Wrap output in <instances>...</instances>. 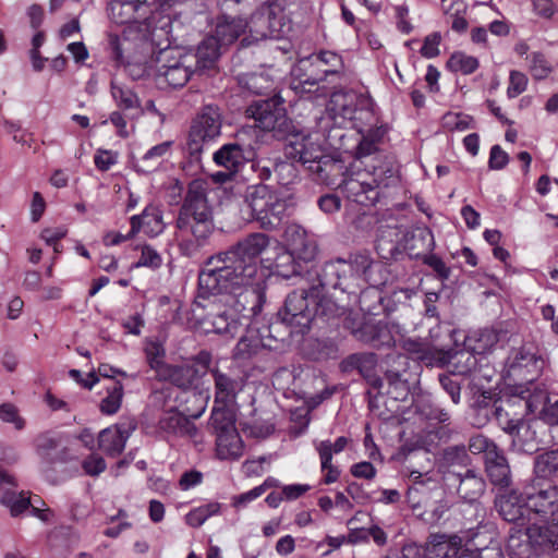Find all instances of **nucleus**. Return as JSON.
I'll list each match as a JSON object with an SVG mask.
<instances>
[{
    "label": "nucleus",
    "instance_id": "c03bdc74",
    "mask_svg": "<svg viewBox=\"0 0 558 558\" xmlns=\"http://www.w3.org/2000/svg\"><path fill=\"white\" fill-rule=\"evenodd\" d=\"M447 66L453 72L471 74L478 68V61L476 58L459 51L451 54Z\"/></svg>",
    "mask_w": 558,
    "mask_h": 558
},
{
    "label": "nucleus",
    "instance_id": "ea45409f",
    "mask_svg": "<svg viewBox=\"0 0 558 558\" xmlns=\"http://www.w3.org/2000/svg\"><path fill=\"white\" fill-rule=\"evenodd\" d=\"M510 558H538V554L526 533L511 534L507 545Z\"/></svg>",
    "mask_w": 558,
    "mask_h": 558
},
{
    "label": "nucleus",
    "instance_id": "6e6d98bb",
    "mask_svg": "<svg viewBox=\"0 0 558 558\" xmlns=\"http://www.w3.org/2000/svg\"><path fill=\"white\" fill-rule=\"evenodd\" d=\"M469 450L473 454L484 453V458H489V453L497 452L499 449L494 441L483 435H475L469 440Z\"/></svg>",
    "mask_w": 558,
    "mask_h": 558
},
{
    "label": "nucleus",
    "instance_id": "9b49d317",
    "mask_svg": "<svg viewBox=\"0 0 558 558\" xmlns=\"http://www.w3.org/2000/svg\"><path fill=\"white\" fill-rule=\"evenodd\" d=\"M356 109V93L336 92L331 95L325 113L318 120V128L327 131L331 128H345L353 122Z\"/></svg>",
    "mask_w": 558,
    "mask_h": 558
},
{
    "label": "nucleus",
    "instance_id": "a211bd4d",
    "mask_svg": "<svg viewBox=\"0 0 558 558\" xmlns=\"http://www.w3.org/2000/svg\"><path fill=\"white\" fill-rule=\"evenodd\" d=\"M215 386V403L232 405L243 390L245 381L241 377H232L218 368L210 371Z\"/></svg>",
    "mask_w": 558,
    "mask_h": 558
},
{
    "label": "nucleus",
    "instance_id": "de8ad7c7",
    "mask_svg": "<svg viewBox=\"0 0 558 558\" xmlns=\"http://www.w3.org/2000/svg\"><path fill=\"white\" fill-rule=\"evenodd\" d=\"M468 5L464 0H453L451 5L446 9V13L452 17V29L462 33L468 28V21L465 20Z\"/></svg>",
    "mask_w": 558,
    "mask_h": 558
},
{
    "label": "nucleus",
    "instance_id": "393cba45",
    "mask_svg": "<svg viewBox=\"0 0 558 558\" xmlns=\"http://www.w3.org/2000/svg\"><path fill=\"white\" fill-rule=\"evenodd\" d=\"M485 471L494 486L507 488L511 484V471L504 453L498 450L490 452L485 460Z\"/></svg>",
    "mask_w": 558,
    "mask_h": 558
},
{
    "label": "nucleus",
    "instance_id": "2f4dec72",
    "mask_svg": "<svg viewBox=\"0 0 558 558\" xmlns=\"http://www.w3.org/2000/svg\"><path fill=\"white\" fill-rule=\"evenodd\" d=\"M213 158L217 166L230 172H236L245 160L243 148L236 143L225 144Z\"/></svg>",
    "mask_w": 558,
    "mask_h": 558
},
{
    "label": "nucleus",
    "instance_id": "864d4df0",
    "mask_svg": "<svg viewBox=\"0 0 558 558\" xmlns=\"http://www.w3.org/2000/svg\"><path fill=\"white\" fill-rule=\"evenodd\" d=\"M442 459L448 465H462L466 466L470 464V456L468 454L466 448L463 445L450 446L444 450Z\"/></svg>",
    "mask_w": 558,
    "mask_h": 558
},
{
    "label": "nucleus",
    "instance_id": "f257e3e1",
    "mask_svg": "<svg viewBox=\"0 0 558 558\" xmlns=\"http://www.w3.org/2000/svg\"><path fill=\"white\" fill-rule=\"evenodd\" d=\"M292 238V252L276 244L271 256L260 258L270 246L267 234L256 232L246 235L227 251L210 256L198 274V291L203 298L228 295L230 305L245 317L258 315L266 301L267 278L270 272L284 278L293 275L294 254L301 259L314 257L316 247L307 242L304 229L292 226L288 229Z\"/></svg>",
    "mask_w": 558,
    "mask_h": 558
},
{
    "label": "nucleus",
    "instance_id": "13d9d810",
    "mask_svg": "<svg viewBox=\"0 0 558 558\" xmlns=\"http://www.w3.org/2000/svg\"><path fill=\"white\" fill-rule=\"evenodd\" d=\"M550 403L549 397L544 389H535L533 393L525 399V407L530 413L538 412L541 414L544 407Z\"/></svg>",
    "mask_w": 558,
    "mask_h": 558
},
{
    "label": "nucleus",
    "instance_id": "1a4fd4ad",
    "mask_svg": "<svg viewBox=\"0 0 558 558\" xmlns=\"http://www.w3.org/2000/svg\"><path fill=\"white\" fill-rule=\"evenodd\" d=\"M312 298L314 293L304 289L295 290L286 298L277 316L282 324L292 328L291 332L304 333L310 328L314 318Z\"/></svg>",
    "mask_w": 558,
    "mask_h": 558
},
{
    "label": "nucleus",
    "instance_id": "dca6fc26",
    "mask_svg": "<svg viewBox=\"0 0 558 558\" xmlns=\"http://www.w3.org/2000/svg\"><path fill=\"white\" fill-rule=\"evenodd\" d=\"M135 428L136 424L130 421L102 429L98 435L99 449L107 456H119L124 450L125 444Z\"/></svg>",
    "mask_w": 558,
    "mask_h": 558
},
{
    "label": "nucleus",
    "instance_id": "3c124183",
    "mask_svg": "<svg viewBox=\"0 0 558 558\" xmlns=\"http://www.w3.org/2000/svg\"><path fill=\"white\" fill-rule=\"evenodd\" d=\"M260 341L255 337H242L236 343L233 356L236 360H248L258 352Z\"/></svg>",
    "mask_w": 558,
    "mask_h": 558
},
{
    "label": "nucleus",
    "instance_id": "680f3d73",
    "mask_svg": "<svg viewBox=\"0 0 558 558\" xmlns=\"http://www.w3.org/2000/svg\"><path fill=\"white\" fill-rule=\"evenodd\" d=\"M317 61L331 66V69L320 70V72L325 76L337 74L339 71V68L342 66L341 58L337 53L331 52V51H322L317 56Z\"/></svg>",
    "mask_w": 558,
    "mask_h": 558
},
{
    "label": "nucleus",
    "instance_id": "f03ea898",
    "mask_svg": "<svg viewBox=\"0 0 558 558\" xmlns=\"http://www.w3.org/2000/svg\"><path fill=\"white\" fill-rule=\"evenodd\" d=\"M387 269L367 253L351 254L348 259L337 258L327 262L322 271V286L339 289L354 298L366 286L379 287L387 281Z\"/></svg>",
    "mask_w": 558,
    "mask_h": 558
},
{
    "label": "nucleus",
    "instance_id": "aec40b11",
    "mask_svg": "<svg viewBox=\"0 0 558 558\" xmlns=\"http://www.w3.org/2000/svg\"><path fill=\"white\" fill-rule=\"evenodd\" d=\"M495 506L504 520L512 522L519 526H524L526 524L524 512L529 511V509L525 508V501L522 494L519 495L514 490L502 494L496 499Z\"/></svg>",
    "mask_w": 558,
    "mask_h": 558
},
{
    "label": "nucleus",
    "instance_id": "4468645a",
    "mask_svg": "<svg viewBox=\"0 0 558 558\" xmlns=\"http://www.w3.org/2000/svg\"><path fill=\"white\" fill-rule=\"evenodd\" d=\"M246 113L265 131L281 129L286 123L284 108L276 96L254 101L246 109Z\"/></svg>",
    "mask_w": 558,
    "mask_h": 558
},
{
    "label": "nucleus",
    "instance_id": "052dcab7",
    "mask_svg": "<svg viewBox=\"0 0 558 558\" xmlns=\"http://www.w3.org/2000/svg\"><path fill=\"white\" fill-rule=\"evenodd\" d=\"M527 87V77L520 71H511L509 76V85L507 95L509 98H515L522 94Z\"/></svg>",
    "mask_w": 558,
    "mask_h": 558
},
{
    "label": "nucleus",
    "instance_id": "0eeeda50",
    "mask_svg": "<svg viewBox=\"0 0 558 558\" xmlns=\"http://www.w3.org/2000/svg\"><path fill=\"white\" fill-rule=\"evenodd\" d=\"M156 81L161 87H183L195 73V54L182 53L172 48L159 51L157 58Z\"/></svg>",
    "mask_w": 558,
    "mask_h": 558
},
{
    "label": "nucleus",
    "instance_id": "f3484780",
    "mask_svg": "<svg viewBox=\"0 0 558 558\" xmlns=\"http://www.w3.org/2000/svg\"><path fill=\"white\" fill-rule=\"evenodd\" d=\"M149 5V0H113L108 8L109 17L116 24L138 22L150 12Z\"/></svg>",
    "mask_w": 558,
    "mask_h": 558
},
{
    "label": "nucleus",
    "instance_id": "c756f323",
    "mask_svg": "<svg viewBox=\"0 0 558 558\" xmlns=\"http://www.w3.org/2000/svg\"><path fill=\"white\" fill-rule=\"evenodd\" d=\"M222 47L223 45L214 36L204 38L198 45L196 52H191L195 54V70L202 71L213 68L221 53Z\"/></svg>",
    "mask_w": 558,
    "mask_h": 558
},
{
    "label": "nucleus",
    "instance_id": "bf43d9fd",
    "mask_svg": "<svg viewBox=\"0 0 558 558\" xmlns=\"http://www.w3.org/2000/svg\"><path fill=\"white\" fill-rule=\"evenodd\" d=\"M530 71L536 80H542L551 72V66L544 54L534 52L531 56Z\"/></svg>",
    "mask_w": 558,
    "mask_h": 558
},
{
    "label": "nucleus",
    "instance_id": "69168bd1",
    "mask_svg": "<svg viewBox=\"0 0 558 558\" xmlns=\"http://www.w3.org/2000/svg\"><path fill=\"white\" fill-rule=\"evenodd\" d=\"M105 460L95 453L89 454L82 463V468L86 474L97 476L106 470Z\"/></svg>",
    "mask_w": 558,
    "mask_h": 558
},
{
    "label": "nucleus",
    "instance_id": "37998d69",
    "mask_svg": "<svg viewBox=\"0 0 558 558\" xmlns=\"http://www.w3.org/2000/svg\"><path fill=\"white\" fill-rule=\"evenodd\" d=\"M108 395L100 402V411L104 414L112 415L117 413L122 403L123 385L119 381L112 383L107 389Z\"/></svg>",
    "mask_w": 558,
    "mask_h": 558
},
{
    "label": "nucleus",
    "instance_id": "c9c22d12",
    "mask_svg": "<svg viewBox=\"0 0 558 558\" xmlns=\"http://www.w3.org/2000/svg\"><path fill=\"white\" fill-rule=\"evenodd\" d=\"M243 441L238 432L216 438L217 456L222 460H236L243 454Z\"/></svg>",
    "mask_w": 558,
    "mask_h": 558
},
{
    "label": "nucleus",
    "instance_id": "72a5a7b5",
    "mask_svg": "<svg viewBox=\"0 0 558 558\" xmlns=\"http://www.w3.org/2000/svg\"><path fill=\"white\" fill-rule=\"evenodd\" d=\"M236 416L231 405L215 407L210 416L216 438L220 435H228L238 432L235 427Z\"/></svg>",
    "mask_w": 558,
    "mask_h": 558
},
{
    "label": "nucleus",
    "instance_id": "9d476101",
    "mask_svg": "<svg viewBox=\"0 0 558 558\" xmlns=\"http://www.w3.org/2000/svg\"><path fill=\"white\" fill-rule=\"evenodd\" d=\"M221 116L217 108L207 106L193 120L187 148L191 155L198 156L204 147L215 142L221 134Z\"/></svg>",
    "mask_w": 558,
    "mask_h": 558
},
{
    "label": "nucleus",
    "instance_id": "cd10ccee",
    "mask_svg": "<svg viewBox=\"0 0 558 558\" xmlns=\"http://www.w3.org/2000/svg\"><path fill=\"white\" fill-rule=\"evenodd\" d=\"M459 482L458 493L466 501H475L478 499L486 488L484 478L474 470H466L464 474H456Z\"/></svg>",
    "mask_w": 558,
    "mask_h": 558
},
{
    "label": "nucleus",
    "instance_id": "2eb2a0df",
    "mask_svg": "<svg viewBox=\"0 0 558 558\" xmlns=\"http://www.w3.org/2000/svg\"><path fill=\"white\" fill-rule=\"evenodd\" d=\"M350 328L357 340L374 347H389L393 342L389 324L381 319L364 318L359 326Z\"/></svg>",
    "mask_w": 558,
    "mask_h": 558
},
{
    "label": "nucleus",
    "instance_id": "c85d7f7f",
    "mask_svg": "<svg viewBox=\"0 0 558 558\" xmlns=\"http://www.w3.org/2000/svg\"><path fill=\"white\" fill-rule=\"evenodd\" d=\"M171 146L172 142L167 141L151 147L140 159L134 161L135 170L142 173H151L157 170L170 154Z\"/></svg>",
    "mask_w": 558,
    "mask_h": 558
},
{
    "label": "nucleus",
    "instance_id": "79ce46f5",
    "mask_svg": "<svg viewBox=\"0 0 558 558\" xmlns=\"http://www.w3.org/2000/svg\"><path fill=\"white\" fill-rule=\"evenodd\" d=\"M502 429L513 437V444L521 446L524 450H533V446L523 442V436L531 434L530 425L523 420H507L500 422Z\"/></svg>",
    "mask_w": 558,
    "mask_h": 558
},
{
    "label": "nucleus",
    "instance_id": "7ed1b4c3",
    "mask_svg": "<svg viewBox=\"0 0 558 558\" xmlns=\"http://www.w3.org/2000/svg\"><path fill=\"white\" fill-rule=\"evenodd\" d=\"M327 132L318 128L317 131L310 133H294L289 137L284 153L287 157L301 162L315 173L318 180L333 183L330 175L339 172L342 166L327 154L325 147Z\"/></svg>",
    "mask_w": 558,
    "mask_h": 558
},
{
    "label": "nucleus",
    "instance_id": "8fccbe9b",
    "mask_svg": "<svg viewBox=\"0 0 558 558\" xmlns=\"http://www.w3.org/2000/svg\"><path fill=\"white\" fill-rule=\"evenodd\" d=\"M274 171L278 183L286 187L293 185L299 179L298 169L290 161L277 162L275 165Z\"/></svg>",
    "mask_w": 558,
    "mask_h": 558
},
{
    "label": "nucleus",
    "instance_id": "473e14b6",
    "mask_svg": "<svg viewBox=\"0 0 558 558\" xmlns=\"http://www.w3.org/2000/svg\"><path fill=\"white\" fill-rule=\"evenodd\" d=\"M1 502L10 509V512L13 517L20 515L29 507H32V513L43 521L49 520V511H41L37 507L31 504L28 497H26L23 493L16 494L14 492H5L1 497Z\"/></svg>",
    "mask_w": 558,
    "mask_h": 558
},
{
    "label": "nucleus",
    "instance_id": "a18cd8bd",
    "mask_svg": "<svg viewBox=\"0 0 558 558\" xmlns=\"http://www.w3.org/2000/svg\"><path fill=\"white\" fill-rule=\"evenodd\" d=\"M535 471L541 477L558 476V449L538 456Z\"/></svg>",
    "mask_w": 558,
    "mask_h": 558
},
{
    "label": "nucleus",
    "instance_id": "603ef678",
    "mask_svg": "<svg viewBox=\"0 0 558 558\" xmlns=\"http://www.w3.org/2000/svg\"><path fill=\"white\" fill-rule=\"evenodd\" d=\"M162 256L151 245L141 246V256L135 263L134 267H147L150 269H158L162 265Z\"/></svg>",
    "mask_w": 558,
    "mask_h": 558
},
{
    "label": "nucleus",
    "instance_id": "4d7b16f0",
    "mask_svg": "<svg viewBox=\"0 0 558 558\" xmlns=\"http://www.w3.org/2000/svg\"><path fill=\"white\" fill-rule=\"evenodd\" d=\"M0 420L4 423H12L17 430L25 427V420L20 415L19 409L13 403L0 404Z\"/></svg>",
    "mask_w": 558,
    "mask_h": 558
},
{
    "label": "nucleus",
    "instance_id": "4c0bfd02",
    "mask_svg": "<svg viewBox=\"0 0 558 558\" xmlns=\"http://www.w3.org/2000/svg\"><path fill=\"white\" fill-rule=\"evenodd\" d=\"M312 304L314 307V317L319 316L328 320L340 317L347 313L345 304H338L333 298L328 295H323L319 299L317 295H314V298H312Z\"/></svg>",
    "mask_w": 558,
    "mask_h": 558
},
{
    "label": "nucleus",
    "instance_id": "6ab92c4d",
    "mask_svg": "<svg viewBox=\"0 0 558 558\" xmlns=\"http://www.w3.org/2000/svg\"><path fill=\"white\" fill-rule=\"evenodd\" d=\"M463 549L460 536L433 534L425 545L424 555L426 558H459Z\"/></svg>",
    "mask_w": 558,
    "mask_h": 558
},
{
    "label": "nucleus",
    "instance_id": "a19ab883",
    "mask_svg": "<svg viewBox=\"0 0 558 558\" xmlns=\"http://www.w3.org/2000/svg\"><path fill=\"white\" fill-rule=\"evenodd\" d=\"M221 505L217 501H211L199 507L192 509L185 517L186 524L192 527H199L210 517L220 513Z\"/></svg>",
    "mask_w": 558,
    "mask_h": 558
},
{
    "label": "nucleus",
    "instance_id": "412c9836",
    "mask_svg": "<svg viewBox=\"0 0 558 558\" xmlns=\"http://www.w3.org/2000/svg\"><path fill=\"white\" fill-rule=\"evenodd\" d=\"M551 523L554 526L533 523L526 527L527 538L531 539L538 556L558 550V523Z\"/></svg>",
    "mask_w": 558,
    "mask_h": 558
},
{
    "label": "nucleus",
    "instance_id": "39448f33",
    "mask_svg": "<svg viewBox=\"0 0 558 558\" xmlns=\"http://www.w3.org/2000/svg\"><path fill=\"white\" fill-rule=\"evenodd\" d=\"M245 203L254 220L266 230L276 229L286 216V199L276 189L264 183L247 186Z\"/></svg>",
    "mask_w": 558,
    "mask_h": 558
},
{
    "label": "nucleus",
    "instance_id": "58836bf2",
    "mask_svg": "<svg viewBox=\"0 0 558 558\" xmlns=\"http://www.w3.org/2000/svg\"><path fill=\"white\" fill-rule=\"evenodd\" d=\"M315 449L319 454L322 471L325 472L324 483L332 484L338 481L340 471L332 465L330 440L314 442Z\"/></svg>",
    "mask_w": 558,
    "mask_h": 558
},
{
    "label": "nucleus",
    "instance_id": "49530a36",
    "mask_svg": "<svg viewBox=\"0 0 558 558\" xmlns=\"http://www.w3.org/2000/svg\"><path fill=\"white\" fill-rule=\"evenodd\" d=\"M441 124L447 131L463 132L473 126V119L464 113L447 112L441 119Z\"/></svg>",
    "mask_w": 558,
    "mask_h": 558
},
{
    "label": "nucleus",
    "instance_id": "e2e57ef3",
    "mask_svg": "<svg viewBox=\"0 0 558 558\" xmlns=\"http://www.w3.org/2000/svg\"><path fill=\"white\" fill-rule=\"evenodd\" d=\"M95 166L100 171H108L118 162V153L106 149H98L94 157Z\"/></svg>",
    "mask_w": 558,
    "mask_h": 558
},
{
    "label": "nucleus",
    "instance_id": "ddd939ff",
    "mask_svg": "<svg viewBox=\"0 0 558 558\" xmlns=\"http://www.w3.org/2000/svg\"><path fill=\"white\" fill-rule=\"evenodd\" d=\"M348 198L363 206L374 205L379 196V182L367 171H357L338 183Z\"/></svg>",
    "mask_w": 558,
    "mask_h": 558
},
{
    "label": "nucleus",
    "instance_id": "774afa93",
    "mask_svg": "<svg viewBox=\"0 0 558 558\" xmlns=\"http://www.w3.org/2000/svg\"><path fill=\"white\" fill-rule=\"evenodd\" d=\"M439 381L442 386V388L448 392V395L451 397V400L454 404H458L460 402V384L454 380L451 376L448 375H441L439 377Z\"/></svg>",
    "mask_w": 558,
    "mask_h": 558
},
{
    "label": "nucleus",
    "instance_id": "20e7f679",
    "mask_svg": "<svg viewBox=\"0 0 558 558\" xmlns=\"http://www.w3.org/2000/svg\"><path fill=\"white\" fill-rule=\"evenodd\" d=\"M177 228L182 234H192L198 243L206 241L211 234L214 225L205 182L194 180L190 183L178 215Z\"/></svg>",
    "mask_w": 558,
    "mask_h": 558
},
{
    "label": "nucleus",
    "instance_id": "bb28decb",
    "mask_svg": "<svg viewBox=\"0 0 558 558\" xmlns=\"http://www.w3.org/2000/svg\"><path fill=\"white\" fill-rule=\"evenodd\" d=\"M199 378L201 372L195 364H183L168 365L159 380L170 381L179 388L189 389Z\"/></svg>",
    "mask_w": 558,
    "mask_h": 558
},
{
    "label": "nucleus",
    "instance_id": "b1692460",
    "mask_svg": "<svg viewBox=\"0 0 558 558\" xmlns=\"http://www.w3.org/2000/svg\"><path fill=\"white\" fill-rule=\"evenodd\" d=\"M161 432L170 436L194 438L197 435V427L186 416L179 412L166 413L158 423Z\"/></svg>",
    "mask_w": 558,
    "mask_h": 558
},
{
    "label": "nucleus",
    "instance_id": "423d86ee",
    "mask_svg": "<svg viewBox=\"0 0 558 558\" xmlns=\"http://www.w3.org/2000/svg\"><path fill=\"white\" fill-rule=\"evenodd\" d=\"M292 31V23L284 14L283 7L277 1L264 3L251 17L250 37L241 40V46H248L260 39H280Z\"/></svg>",
    "mask_w": 558,
    "mask_h": 558
},
{
    "label": "nucleus",
    "instance_id": "e433bc0d",
    "mask_svg": "<svg viewBox=\"0 0 558 558\" xmlns=\"http://www.w3.org/2000/svg\"><path fill=\"white\" fill-rule=\"evenodd\" d=\"M144 353L149 367L155 371L159 379L168 365L166 363V349L162 342L156 339H147L144 344Z\"/></svg>",
    "mask_w": 558,
    "mask_h": 558
},
{
    "label": "nucleus",
    "instance_id": "6e6552de",
    "mask_svg": "<svg viewBox=\"0 0 558 558\" xmlns=\"http://www.w3.org/2000/svg\"><path fill=\"white\" fill-rule=\"evenodd\" d=\"M525 508L538 515L544 522L558 523V487L544 481L534 478L522 492Z\"/></svg>",
    "mask_w": 558,
    "mask_h": 558
},
{
    "label": "nucleus",
    "instance_id": "5fc2aeb1",
    "mask_svg": "<svg viewBox=\"0 0 558 558\" xmlns=\"http://www.w3.org/2000/svg\"><path fill=\"white\" fill-rule=\"evenodd\" d=\"M111 94L119 107L132 109L138 106V99L132 90L123 88L113 82L111 83Z\"/></svg>",
    "mask_w": 558,
    "mask_h": 558
},
{
    "label": "nucleus",
    "instance_id": "a878e982",
    "mask_svg": "<svg viewBox=\"0 0 558 558\" xmlns=\"http://www.w3.org/2000/svg\"><path fill=\"white\" fill-rule=\"evenodd\" d=\"M402 246L414 257L429 253L434 250L433 233L427 228H415L404 234Z\"/></svg>",
    "mask_w": 558,
    "mask_h": 558
},
{
    "label": "nucleus",
    "instance_id": "7c9ffc66",
    "mask_svg": "<svg viewBox=\"0 0 558 558\" xmlns=\"http://www.w3.org/2000/svg\"><path fill=\"white\" fill-rule=\"evenodd\" d=\"M250 27V24L242 17L222 16L216 26V37L223 46L232 44L239 36Z\"/></svg>",
    "mask_w": 558,
    "mask_h": 558
},
{
    "label": "nucleus",
    "instance_id": "0e129e2a",
    "mask_svg": "<svg viewBox=\"0 0 558 558\" xmlns=\"http://www.w3.org/2000/svg\"><path fill=\"white\" fill-rule=\"evenodd\" d=\"M441 35L438 32L429 34L425 37L424 44L421 48V54L427 59L435 58L439 54V44Z\"/></svg>",
    "mask_w": 558,
    "mask_h": 558
},
{
    "label": "nucleus",
    "instance_id": "5701e85b",
    "mask_svg": "<svg viewBox=\"0 0 558 558\" xmlns=\"http://www.w3.org/2000/svg\"><path fill=\"white\" fill-rule=\"evenodd\" d=\"M280 72L272 66L244 75L240 83L244 88L256 95L269 94L276 90Z\"/></svg>",
    "mask_w": 558,
    "mask_h": 558
},
{
    "label": "nucleus",
    "instance_id": "4be33fe9",
    "mask_svg": "<svg viewBox=\"0 0 558 558\" xmlns=\"http://www.w3.org/2000/svg\"><path fill=\"white\" fill-rule=\"evenodd\" d=\"M132 233L143 231L148 236H157L165 230L162 211L158 206L148 205L141 215H134L130 219Z\"/></svg>",
    "mask_w": 558,
    "mask_h": 558
},
{
    "label": "nucleus",
    "instance_id": "09e8293b",
    "mask_svg": "<svg viewBox=\"0 0 558 558\" xmlns=\"http://www.w3.org/2000/svg\"><path fill=\"white\" fill-rule=\"evenodd\" d=\"M402 348L414 359L422 362L430 363L434 360L433 351L427 342L407 339L403 341Z\"/></svg>",
    "mask_w": 558,
    "mask_h": 558
},
{
    "label": "nucleus",
    "instance_id": "f8f14e48",
    "mask_svg": "<svg viewBox=\"0 0 558 558\" xmlns=\"http://www.w3.org/2000/svg\"><path fill=\"white\" fill-rule=\"evenodd\" d=\"M545 365L533 345H522L512 351L507 362V374L514 381L532 384Z\"/></svg>",
    "mask_w": 558,
    "mask_h": 558
},
{
    "label": "nucleus",
    "instance_id": "f704fd0d",
    "mask_svg": "<svg viewBox=\"0 0 558 558\" xmlns=\"http://www.w3.org/2000/svg\"><path fill=\"white\" fill-rule=\"evenodd\" d=\"M204 323L210 326L205 327V331L207 332L213 331L233 337L239 330L238 319L229 315L226 311L208 314L205 317Z\"/></svg>",
    "mask_w": 558,
    "mask_h": 558
},
{
    "label": "nucleus",
    "instance_id": "338daca9",
    "mask_svg": "<svg viewBox=\"0 0 558 558\" xmlns=\"http://www.w3.org/2000/svg\"><path fill=\"white\" fill-rule=\"evenodd\" d=\"M508 162H509L508 154L499 145H494L490 148V154H489V159H488L489 169L501 170L508 165Z\"/></svg>",
    "mask_w": 558,
    "mask_h": 558
}]
</instances>
